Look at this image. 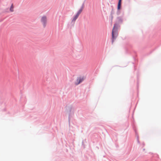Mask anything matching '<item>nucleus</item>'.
Listing matches in <instances>:
<instances>
[{"label":"nucleus","mask_w":161,"mask_h":161,"mask_svg":"<svg viewBox=\"0 0 161 161\" xmlns=\"http://www.w3.org/2000/svg\"><path fill=\"white\" fill-rule=\"evenodd\" d=\"M117 25H114L112 31V42H113L118 36Z\"/></svg>","instance_id":"obj_1"},{"label":"nucleus","mask_w":161,"mask_h":161,"mask_svg":"<svg viewBox=\"0 0 161 161\" xmlns=\"http://www.w3.org/2000/svg\"><path fill=\"white\" fill-rule=\"evenodd\" d=\"M41 22L42 24L44 27L46 26L47 22V17L45 16H43L41 19Z\"/></svg>","instance_id":"obj_2"},{"label":"nucleus","mask_w":161,"mask_h":161,"mask_svg":"<svg viewBox=\"0 0 161 161\" xmlns=\"http://www.w3.org/2000/svg\"><path fill=\"white\" fill-rule=\"evenodd\" d=\"M84 79V78L83 77H79L77 79V82L75 83V85H77L80 84V83L82 82Z\"/></svg>","instance_id":"obj_3"},{"label":"nucleus","mask_w":161,"mask_h":161,"mask_svg":"<svg viewBox=\"0 0 161 161\" xmlns=\"http://www.w3.org/2000/svg\"><path fill=\"white\" fill-rule=\"evenodd\" d=\"M121 0H119L117 6V9L118 10H119L121 8Z\"/></svg>","instance_id":"obj_4"},{"label":"nucleus","mask_w":161,"mask_h":161,"mask_svg":"<svg viewBox=\"0 0 161 161\" xmlns=\"http://www.w3.org/2000/svg\"><path fill=\"white\" fill-rule=\"evenodd\" d=\"M83 9V6H82L81 8L79 10L77 14L79 15L82 12Z\"/></svg>","instance_id":"obj_5"},{"label":"nucleus","mask_w":161,"mask_h":161,"mask_svg":"<svg viewBox=\"0 0 161 161\" xmlns=\"http://www.w3.org/2000/svg\"><path fill=\"white\" fill-rule=\"evenodd\" d=\"M79 15L76 14L73 17L72 21L75 22L79 17Z\"/></svg>","instance_id":"obj_6"},{"label":"nucleus","mask_w":161,"mask_h":161,"mask_svg":"<svg viewBox=\"0 0 161 161\" xmlns=\"http://www.w3.org/2000/svg\"><path fill=\"white\" fill-rule=\"evenodd\" d=\"M14 8L13 4H12L10 8V10L11 12H12L14 11Z\"/></svg>","instance_id":"obj_7"}]
</instances>
